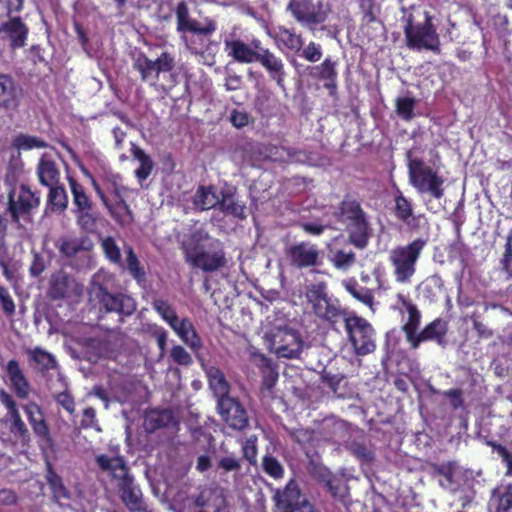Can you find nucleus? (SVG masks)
Returning <instances> with one entry per match:
<instances>
[{
    "label": "nucleus",
    "instance_id": "15",
    "mask_svg": "<svg viewBox=\"0 0 512 512\" xmlns=\"http://www.w3.org/2000/svg\"><path fill=\"white\" fill-rule=\"evenodd\" d=\"M23 97V89L8 75L0 73V109L6 112L16 111Z\"/></svg>",
    "mask_w": 512,
    "mask_h": 512
},
{
    "label": "nucleus",
    "instance_id": "9",
    "mask_svg": "<svg viewBox=\"0 0 512 512\" xmlns=\"http://www.w3.org/2000/svg\"><path fill=\"white\" fill-rule=\"evenodd\" d=\"M404 34L409 49L428 50L436 54L441 51L439 35L427 13L423 23H417L414 28L404 29Z\"/></svg>",
    "mask_w": 512,
    "mask_h": 512
},
{
    "label": "nucleus",
    "instance_id": "7",
    "mask_svg": "<svg viewBox=\"0 0 512 512\" xmlns=\"http://www.w3.org/2000/svg\"><path fill=\"white\" fill-rule=\"evenodd\" d=\"M269 349L280 358L295 359L301 354L303 341L297 330L287 325L275 326L265 333Z\"/></svg>",
    "mask_w": 512,
    "mask_h": 512
},
{
    "label": "nucleus",
    "instance_id": "31",
    "mask_svg": "<svg viewBox=\"0 0 512 512\" xmlns=\"http://www.w3.org/2000/svg\"><path fill=\"white\" fill-rule=\"evenodd\" d=\"M395 216L405 223L408 228L415 230L419 227L418 221L419 217L413 214L412 203L404 197V195L399 192L395 196Z\"/></svg>",
    "mask_w": 512,
    "mask_h": 512
},
{
    "label": "nucleus",
    "instance_id": "4",
    "mask_svg": "<svg viewBox=\"0 0 512 512\" xmlns=\"http://www.w3.org/2000/svg\"><path fill=\"white\" fill-rule=\"evenodd\" d=\"M427 245V239L417 238L411 243L390 251L389 260L398 283H408L416 272V263Z\"/></svg>",
    "mask_w": 512,
    "mask_h": 512
},
{
    "label": "nucleus",
    "instance_id": "23",
    "mask_svg": "<svg viewBox=\"0 0 512 512\" xmlns=\"http://www.w3.org/2000/svg\"><path fill=\"white\" fill-rule=\"evenodd\" d=\"M6 373L16 396L20 399H27L31 392V386L16 359L7 362Z\"/></svg>",
    "mask_w": 512,
    "mask_h": 512
},
{
    "label": "nucleus",
    "instance_id": "19",
    "mask_svg": "<svg viewBox=\"0 0 512 512\" xmlns=\"http://www.w3.org/2000/svg\"><path fill=\"white\" fill-rule=\"evenodd\" d=\"M278 512H294L303 504L305 497L301 494L298 484L291 480L286 487L278 490L274 497Z\"/></svg>",
    "mask_w": 512,
    "mask_h": 512
},
{
    "label": "nucleus",
    "instance_id": "24",
    "mask_svg": "<svg viewBox=\"0 0 512 512\" xmlns=\"http://www.w3.org/2000/svg\"><path fill=\"white\" fill-rule=\"evenodd\" d=\"M22 408L34 434L41 439L49 440L50 430L40 406L35 402H29L23 405Z\"/></svg>",
    "mask_w": 512,
    "mask_h": 512
},
{
    "label": "nucleus",
    "instance_id": "59",
    "mask_svg": "<svg viewBox=\"0 0 512 512\" xmlns=\"http://www.w3.org/2000/svg\"><path fill=\"white\" fill-rule=\"evenodd\" d=\"M263 470L274 478H280L283 475V467L273 456L266 455L263 459Z\"/></svg>",
    "mask_w": 512,
    "mask_h": 512
},
{
    "label": "nucleus",
    "instance_id": "10",
    "mask_svg": "<svg viewBox=\"0 0 512 512\" xmlns=\"http://www.w3.org/2000/svg\"><path fill=\"white\" fill-rule=\"evenodd\" d=\"M288 10L298 22L313 27L327 19L331 7L328 0H290Z\"/></svg>",
    "mask_w": 512,
    "mask_h": 512
},
{
    "label": "nucleus",
    "instance_id": "46",
    "mask_svg": "<svg viewBox=\"0 0 512 512\" xmlns=\"http://www.w3.org/2000/svg\"><path fill=\"white\" fill-rule=\"evenodd\" d=\"M444 281L438 274L427 277L419 286V290L424 298L433 302L442 292Z\"/></svg>",
    "mask_w": 512,
    "mask_h": 512
},
{
    "label": "nucleus",
    "instance_id": "8",
    "mask_svg": "<svg viewBox=\"0 0 512 512\" xmlns=\"http://www.w3.org/2000/svg\"><path fill=\"white\" fill-rule=\"evenodd\" d=\"M344 322L355 354L364 356L372 353L376 348L372 325L366 319L357 315L345 317Z\"/></svg>",
    "mask_w": 512,
    "mask_h": 512
},
{
    "label": "nucleus",
    "instance_id": "54",
    "mask_svg": "<svg viewBox=\"0 0 512 512\" xmlns=\"http://www.w3.org/2000/svg\"><path fill=\"white\" fill-rule=\"evenodd\" d=\"M102 249L105 253V256L109 259L110 262L121 265L122 266V258L120 248L117 245L116 241L112 237H106L101 242Z\"/></svg>",
    "mask_w": 512,
    "mask_h": 512
},
{
    "label": "nucleus",
    "instance_id": "35",
    "mask_svg": "<svg viewBox=\"0 0 512 512\" xmlns=\"http://www.w3.org/2000/svg\"><path fill=\"white\" fill-rule=\"evenodd\" d=\"M222 199L224 194L221 191ZM224 200H219V197L215 194L213 187H200L194 195L193 203L201 210H208L218 206L220 210L224 207Z\"/></svg>",
    "mask_w": 512,
    "mask_h": 512
},
{
    "label": "nucleus",
    "instance_id": "48",
    "mask_svg": "<svg viewBox=\"0 0 512 512\" xmlns=\"http://www.w3.org/2000/svg\"><path fill=\"white\" fill-rule=\"evenodd\" d=\"M330 260L337 269L347 270L356 262V256L352 250L335 249L330 251Z\"/></svg>",
    "mask_w": 512,
    "mask_h": 512
},
{
    "label": "nucleus",
    "instance_id": "22",
    "mask_svg": "<svg viewBox=\"0 0 512 512\" xmlns=\"http://www.w3.org/2000/svg\"><path fill=\"white\" fill-rule=\"evenodd\" d=\"M95 462L101 471L107 472L117 483L131 474L122 456L99 454L95 457Z\"/></svg>",
    "mask_w": 512,
    "mask_h": 512
},
{
    "label": "nucleus",
    "instance_id": "36",
    "mask_svg": "<svg viewBox=\"0 0 512 512\" xmlns=\"http://www.w3.org/2000/svg\"><path fill=\"white\" fill-rule=\"evenodd\" d=\"M131 153L135 160L139 162V167L135 170V177L138 182L142 185V183L150 176L152 170L154 168V162L152 158L146 154V152L141 149L136 144L132 143Z\"/></svg>",
    "mask_w": 512,
    "mask_h": 512
},
{
    "label": "nucleus",
    "instance_id": "30",
    "mask_svg": "<svg viewBox=\"0 0 512 512\" xmlns=\"http://www.w3.org/2000/svg\"><path fill=\"white\" fill-rule=\"evenodd\" d=\"M186 260L204 271H213L222 265V257L216 253L193 252L185 248Z\"/></svg>",
    "mask_w": 512,
    "mask_h": 512
},
{
    "label": "nucleus",
    "instance_id": "28",
    "mask_svg": "<svg viewBox=\"0 0 512 512\" xmlns=\"http://www.w3.org/2000/svg\"><path fill=\"white\" fill-rule=\"evenodd\" d=\"M55 246L62 255L70 258L82 251H89L93 243L88 237L62 236Z\"/></svg>",
    "mask_w": 512,
    "mask_h": 512
},
{
    "label": "nucleus",
    "instance_id": "18",
    "mask_svg": "<svg viewBox=\"0 0 512 512\" xmlns=\"http://www.w3.org/2000/svg\"><path fill=\"white\" fill-rule=\"evenodd\" d=\"M448 332V322L442 318H437L420 331L412 343V349H417L424 341H435L442 348L447 346L446 335Z\"/></svg>",
    "mask_w": 512,
    "mask_h": 512
},
{
    "label": "nucleus",
    "instance_id": "61",
    "mask_svg": "<svg viewBox=\"0 0 512 512\" xmlns=\"http://www.w3.org/2000/svg\"><path fill=\"white\" fill-rule=\"evenodd\" d=\"M344 375L341 373H332L331 371H327L324 369L321 372V380L327 385L334 393L337 392L340 383L343 381Z\"/></svg>",
    "mask_w": 512,
    "mask_h": 512
},
{
    "label": "nucleus",
    "instance_id": "25",
    "mask_svg": "<svg viewBox=\"0 0 512 512\" xmlns=\"http://www.w3.org/2000/svg\"><path fill=\"white\" fill-rule=\"evenodd\" d=\"M310 75L313 78L324 82V87L329 90V94L334 96L337 91V70L336 62L326 58L320 65L311 68Z\"/></svg>",
    "mask_w": 512,
    "mask_h": 512
},
{
    "label": "nucleus",
    "instance_id": "64",
    "mask_svg": "<svg viewBox=\"0 0 512 512\" xmlns=\"http://www.w3.org/2000/svg\"><path fill=\"white\" fill-rule=\"evenodd\" d=\"M512 235L507 237L505 244V251L501 259L502 270L509 276L512 277Z\"/></svg>",
    "mask_w": 512,
    "mask_h": 512
},
{
    "label": "nucleus",
    "instance_id": "60",
    "mask_svg": "<svg viewBox=\"0 0 512 512\" xmlns=\"http://www.w3.org/2000/svg\"><path fill=\"white\" fill-rule=\"evenodd\" d=\"M172 360L181 366H189L192 364L191 355L180 345L173 346L170 352Z\"/></svg>",
    "mask_w": 512,
    "mask_h": 512
},
{
    "label": "nucleus",
    "instance_id": "56",
    "mask_svg": "<svg viewBox=\"0 0 512 512\" xmlns=\"http://www.w3.org/2000/svg\"><path fill=\"white\" fill-rule=\"evenodd\" d=\"M47 481L53 491L54 497L57 500L70 498L68 490L64 486L61 478L56 473L49 471L47 475Z\"/></svg>",
    "mask_w": 512,
    "mask_h": 512
},
{
    "label": "nucleus",
    "instance_id": "53",
    "mask_svg": "<svg viewBox=\"0 0 512 512\" xmlns=\"http://www.w3.org/2000/svg\"><path fill=\"white\" fill-rule=\"evenodd\" d=\"M289 436L299 445L311 446L315 441V431L310 428L287 429Z\"/></svg>",
    "mask_w": 512,
    "mask_h": 512
},
{
    "label": "nucleus",
    "instance_id": "63",
    "mask_svg": "<svg viewBox=\"0 0 512 512\" xmlns=\"http://www.w3.org/2000/svg\"><path fill=\"white\" fill-rule=\"evenodd\" d=\"M489 445L493 448L495 452L502 458L503 462L506 464V475H512V453H510L506 447L501 444L495 442H489Z\"/></svg>",
    "mask_w": 512,
    "mask_h": 512
},
{
    "label": "nucleus",
    "instance_id": "45",
    "mask_svg": "<svg viewBox=\"0 0 512 512\" xmlns=\"http://www.w3.org/2000/svg\"><path fill=\"white\" fill-rule=\"evenodd\" d=\"M345 289L358 301L372 308L374 304V296L368 288L362 287L358 282L350 278L343 282Z\"/></svg>",
    "mask_w": 512,
    "mask_h": 512
},
{
    "label": "nucleus",
    "instance_id": "38",
    "mask_svg": "<svg viewBox=\"0 0 512 512\" xmlns=\"http://www.w3.org/2000/svg\"><path fill=\"white\" fill-rule=\"evenodd\" d=\"M313 312L318 318L329 322L330 324L337 323L345 315L344 310L340 307L338 302L336 300H332L330 297Z\"/></svg>",
    "mask_w": 512,
    "mask_h": 512
},
{
    "label": "nucleus",
    "instance_id": "3",
    "mask_svg": "<svg viewBox=\"0 0 512 512\" xmlns=\"http://www.w3.org/2000/svg\"><path fill=\"white\" fill-rule=\"evenodd\" d=\"M104 280V274L93 275L88 288L90 301L98 303L106 312H116L125 316L133 314L136 310L134 299L125 294L110 293Z\"/></svg>",
    "mask_w": 512,
    "mask_h": 512
},
{
    "label": "nucleus",
    "instance_id": "41",
    "mask_svg": "<svg viewBox=\"0 0 512 512\" xmlns=\"http://www.w3.org/2000/svg\"><path fill=\"white\" fill-rule=\"evenodd\" d=\"M209 385L217 396V409L221 416H224V374L215 367L207 370Z\"/></svg>",
    "mask_w": 512,
    "mask_h": 512
},
{
    "label": "nucleus",
    "instance_id": "62",
    "mask_svg": "<svg viewBox=\"0 0 512 512\" xmlns=\"http://www.w3.org/2000/svg\"><path fill=\"white\" fill-rule=\"evenodd\" d=\"M171 328L182 340L195 330L193 324L187 318L181 320L178 318L175 323H171Z\"/></svg>",
    "mask_w": 512,
    "mask_h": 512
},
{
    "label": "nucleus",
    "instance_id": "42",
    "mask_svg": "<svg viewBox=\"0 0 512 512\" xmlns=\"http://www.w3.org/2000/svg\"><path fill=\"white\" fill-rule=\"evenodd\" d=\"M490 505L496 512H507L512 508V484L501 485L492 492Z\"/></svg>",
    "mask_w": 512,
    "mask_h": 512
},
{
    "label": "nucleus",
    "instance_id": "55",
    "mask_svg": "<svg viewBox=\"0 0 512 512\" xmlns=\"http://www.w3.org/2000/svg\"><path fill=\"white\" fill-rule=\"evenodd\" d=\"M152 306L154 310L157 311L170 326L171 323H175L178 319L175 310L167 301L162 299H154Z\"/></svg>",
    "mask_w": 512,
    "mask_h": 512
},
{
    "label": "nucleus",
    "instance_id": "37",
    "mask_svg": "<svg viewBox=\"0 0 512 512\" xmlns=\"http://www.w3.org/2000/svg\"><path fill=\"white\" fill-rule=\"evenodd\" d=\"M114 220L121 226L129 225L133 222V213L121 194L113 204L108 200V205H104Z\"/></svg>",
    "mask_w": 512,
    "mask_h": 512
},
{
    "label": "nucleus",
    "instance_id": "51",
    "mask_svg": "<svg viewBox=\"0 0 512 512\" xmlns=\"http://www.w3.org/2000/svg\"><path fill=\"white\" fill-rule=\"evenodd\" d=\"M13 145L18 150H31L34 148H46L48 144L39 137L20 134L15 137Z\"/></svg>",
    "mask_w": 512,
    "mask_h": 512
},
{
    "label": "nucleus",
    "instance_id": "50",
    "mask_svg": "<svg viewBox=\"0 0 512 512\" xmlns=\"http://www.w3.org/2000/svg\"><path fill=\"white\" fill-rule=\"evenodd\" d=\"M396 113L405 121H410L414 118V108L417 100L414 97H398L396 99Z\"/></svg>",
    "mask_w": 512,
    "mask_h": 512
},
{
    "label": "nucleus",
    "instance_id": "52",
    "mask_svg": "<svg viewBox=\"0 0 512 512\" xmlns=\"http://www.w3.org/2000/svg\"><path fill=\"white\" fill-rule=\"evenodd\" d=\"M127 269L134 279L138 282L145 280V272L140 266V262L131 246L125 247Z\"/></svg>",
    "mask_w": 512,
    "mask_h": 512
},
{
    "label": "nucleus",
    "instance_id": "40",
    "mask_svg": "<svg viewBox=\"0 0 512 512\" xmlns=\"http://www.w3.org/2000/svg\"><path fill=\"white\" fill-rule=\"evenodd\" d=\"M173 422V414L170 410H151L149 411L144 420V427L147 432H154L155 430L166 427Z\"/></svg>",
    "mask_w": 512,
    "mask_h": 512
},
{
    "label": "nucleus",
    "instance_id": "44",
    "mask_svg": "<svg viewBox=\"0 0 512 512\" xmlns=\"http://www.w3.org/2000/svg\"><path fill=\"white\" fill-rule=\"evenodd\" d=\"M98 175L116 197H120V195L124 194L126 191V188L122 184V176L114 172L110 167L101 165Z\"/></svg>",
    "mask_w": 512,
    "mask_h": 512
},
{
    "label": "nucleus",
    "instance_id": "34",
    "mask_svg": "<svg viewBox=\"0 0 512 512\" xmlns=\"http://www.w3.org/2000/svg\"><path fill=\"white\" fill-rule=\"evenodd\" d=\"M226 49H228V55L240 63L254 62L258 52V48L251 47L240 40L226 41Z\"/></svg>",
    "mask_w": 512,
    "mask_h": 512
},
{
    "label": "nucleus",
    "instance_id": "43",
    "mask_svg": "<svg viewBox=\"0 0 512 512\" xmlns=\"http://www.w3.org/2000/svg\"><path fill=\"white\" fill-rule=\"evenodd\" d=\"M29 359L32 360L41 372H46L58 368L56 358L41 347H35L27 350Z\"/></svg>",
    "mask_w": 512,
    "mask_h": 512
},
{
    "label": "nucleus",
    "instance_id": "29",
    "mask_svg": "<svg viewBox=\"0 0 512 512\" xmlns=\"http://www.w3.org/2000/svg\"><path fill=\"white\" fill-rule=\"evenodd\" d=\"M37 175L40 183L46 187L55 186L60 180L59 168L55 161L47 154H43L39 160Z\"/></svg>",
    "mask_w": 512,
    "mask_h": 512
},
{
    "label": "nucleus",
    "instance_id": "12",
    "mask_svg": "<svg viewBox=\"0 0 512 512\" xmlns=\"http://www.w3.org/2000/svg\"><path fill=\"white\" fill-rule=\"evenodd\" d=\"M40 199L26 185H21L17 192L15 188L8 193V211L13 222L18 223L21 216L29 214L38 207Z\"/></svg>",
    "mask_w": 512,
    "mask_h": 512
},
{
    "label": "nucleus",
    "instance_id": "26",
    "mask_svg": "<svg viewBox=\"0 0 512 512\" xmlns=\"http://www.w3.org/2000/svg\"><path fill=\"white\" fill-rule=\"evenodd\" d=\"M226 424L234 430H243L249 424V417L244 406L235 398L226 394Z\"/></svg>",
    "mask_w": 512,
    "mask_h": 512
},
{
    "label": "nucleus",
    "instance_id": "1",
    "mask_svg": "<svg viewBox=\"0 0 512 512\" xmlns=\"http://www.w3.org/2000/svg\"><path fill=\"white\" fill-rule=\"evenodd\" d=\"M339 220L346 224L348 240L359 249L368 245L371 229L358 201L345 198L339 206Z\"/></svg>",
    "mask_w": 512,
    "mask_h": 512
},
{
    "label": "nucleus",
    "instance_id": "6",
    "mask_svg": "<svg viewBox=\"0 0 512 512\" xmlns=\"http://www.w3.org/2000/svg\"><path fill=\"white\" fill-rule=\"evenodd\" d=\"M68 183L72 194L73 209L76 223L85 232H93L99 219V213L95 208L85 187L73 177H68Z\"/></svg>",
    "mask_w": 512,
    "mask_h": 512
},
{
    "label": "nucleus",
    "instance_id": "57",
    "mask_svg": "<svg viewBox=\"0 0 512 512\" xmlns=\"http://www.w3.org/2000/svg\"><path fill=\"white\" fill-rule=\"evenodd\" d=\"M434 474L443 476L448 483L454 482V474L457 469V463L454 461H450L442 464H433L432 465Z\"/></svg>",
    "mask_w": 512,
    "mask_h": 512
},
{
    "label": "nucleus",
    "instance_id": "39",
    "mask_svg": "<svg viewBox=\"0 0 512 512\" xmlns=\"http://www.w3.org/2000/svg\"><path fill=\"white\" fill-rule=\"evenodd\" d=\"M69 276L60 270L51 276L49 282L48 296L52 300H62L68 295Z\"/></svg>",
    "mask_w": 512,
    "mask_h": 512
},
{
    "label": "nucleus",
    "instance_id": "20",
    "mask_svg": "<svg viewBox=\"0 0 512 512\" xmlns=\"http://www.w3.org/2000/svg\"><path fill=\"white\" fill-rule=\"evenodd\" d=\"M195 512H221L224 508V489L221 487L204 488L193 500Z\"/></svg>",
    "mask_w": 512,
    "mask_h": 512
},
{
    "label": "nucleus",
    "instance_id": "11",
    "mask_svg": "<svg viewBox=\"0 0 512 512\" xmlns=\"http://www.w3.org/2000/svg\"><path fill=\"white\" fill-rule=\"evenodd\" d=\"M0 402L7 410L4 421L9 425V432L22 445H28L31 441V434L20 415L15 400L5 390H1Z\"/></svg>",
    "mask_w": 512,
    "mask_h": 512
},
{
    "label": "nucleus",
    "instance_id": "21",
    "mask_svg": "<svg viewBox=\"0 0 512 512\" xmlns=\"http://www.w3.org/2000/svg\"><path fill=\"white\" fill-rule=\"evenodd\" d=\"M291 263L298 268H305L317 265L319 251L315 245L306 242L291 246L287 250Z\"/></svg>",
    "mask_w": 512,
    "mask_h": 512
},
{
    "label": "nucleus",
    "instance_id": "47",
    "mask_svg": "<svg viewBox=\"0 0 512 512\" xmlns=\"http://www.w3.org/2000/svg\"><path fill=\"white\" fill-rule=\"evenodd\" d=\"M305 296L314 311L321 306L327 298H329L326 283L319 282L308 285L306 287Z\"/></svg>",
    "mask_w": 512,
    "mask_h": 512
},
{
    "label": "nucleus",
    "instance_id": "32",
    "mask_svg": "<svg viewBox=\"0 0 512 512\" xmlns=\"http://www.w3.org/2000/svg\"><path fill=\"white\" fill-rule=\"evenodd\" d=\"M82 356L73 352L72 356L77 359H86L91 363H96L101 357L107 355V343L101 339L87 338L82 342Z\"/></svg>",
    "mask_w": 512,
    "mask_h": 512
},
{
    "label": "nucleus",
    "instance_id": "13",
    "mask_svg": "<svg viewBox=\"0 0 512 512\" xmlns=\"http://www.w3.org/2000/svg\"><path fill=\"white\" fill-rule=\"evenodd\" d=\"M117 487L121 500L130 512H151L147 508L140 487L131 474L117 483Z\"/></svg>",
    "mask_w": 512,
    "mask_h": 512
},
{
    "label": "nucleus",
    "instance_id": "27",
    "mask_svg": "<svg viewBox=\"0 0 512 512\" xmlns=\"http://www.w3.org/2000/svg\"><path fill=\"white\" fill-rule=\"evenodd\" d=\"M397 298L398 302L402 304L408 313V320L402 326V330L405 333L406 340L409 342V344H411L416 335L419 333L417 331L420 326V311L416 305L409 301L404 295L398 294Z\"/></svg>",
    "mask_w": 512,
    "mask_h": 512
},
{
    "label": "nucleus",
    "instance_id": "58",
    "mask_svg": "<svg viewBox=\"0 0 512 512\" xmlns=\"http://www.w3.org/2000/svg\"><path fill=\"white\" fill-rule=\"evenodd\" d=\"M350 452L358 459L371 462L374 459V452L368 448L365 444L357 441H353L349 446Z\"/></svg>",
    "mask_w": 512,
    "mask_h": 512
},
{
    "label": "nucleus",
    "instance_id": "33",
    "mask_svg": "<svg viewBox=\"0 0 512 512\" xmlns=\"http://www.w3.org/2000/svg\"><path fill=\"white\" fill-rule=\"evenodd\" d=\"M268 34L275 40L279 48L284 46L290 51L298 52L303 46L302 37L296 34L293 30L285 27H279L278 30H274Z\"/></svg>",
    "mask_w": 512,
    "mask_h": 512
},
{
    "label": "nucleus",
    "instance_id": "14",
    "mask_svg": "<svg viewBox=\"0 0 512 512\" xmlns=\"http://www.w3.org/2000/svg\"><path fill=\"white\" fill-rule=\"evenodd\" d=\"M177 30L180 32H191L198 35H209L216 29L214 21L205 19L203 22L192 19L189 10L184 2L176 8Z\"/></svg>",
    "mask_w": 512,
    "mask_h": 512
},
{
    "label": "nucleus",
    "instance_id": "5",
    "mask_svg": "<svg viewBox=\"0 0 512 512\" xmlns=\"http://www.w3.org/2000/svg\"><path fill=\"white\" fill-rule=\"evenodd\" d=\"M176 66L175 55L169 51H163L156 59H150L144 52H136L132 56V67L140 75L143 82L155 87L160 75L170 73Z\"/></svg>",
    "mask_w": 512,
    "mask_h": 512
},
{
    "label": "nucleus",
    "instance_id": "49",
    "mask_svg": "<svg viewBox=\"0 0 512 512\" xmlns=\"http://www.w3.org/2000/svg\"><path fill=\"white\" fill-rule=\"evenodd\" d=\"M48 202L55 211L63 212L68 207V196L63 186L55 185L48 187Z\"/></svg>",
    "mask_w": 512,
    "mask_h": 512
},
{
    "label": "nucleus",
    "instance_id": "16",
    "mask_svg": "<svg viewBox=\"0 0 512 512\" xmlns=\"http://www.w3.org/2000/svg\"><path fill=\"white\" fill-rule=\"evenodd\" d=\"M2 38L9 42L12 49H19L26 45L29 28L19 16L8 17L0 25Z\"/></svg>",
    "mask_w": 512,
    "mask_h": 512
},
{
    "label": "nucleus",
    "instance_id": "2",
    "mask_svg": "<svg viewBox=\"0 0 512 512\" xmlns=\"http://www.w3.org/2000/svg\"><path fill=\"white\" fill-rule=\"evenodd\" d=\"M410 184L419 193H429L436 199L444 195V178L428 166L421 158L415 156L413 149L406 153Z\"/></svg>",
    "mask_w": 512,
    "mask_h": 512
},
{
    "label": "nucleus",
    "instance_id": "17",
    "mask_svg": "<svg viewBox=\"0 0 512 512\" xmlns=\"http://www.w3.org/2000/svg\"><path fill=\"white\" fill-rule=\"evenodd\" d=\"M252 45L258 48L255 61L259 62L267 70L270 78L275 80L279 87L284 88L286 74L282 60L270 50L261 47L258 40L253 41Z\"/></svg>",
    "mask_w": 512,
    "mask_h": 512
}]
</instances>
